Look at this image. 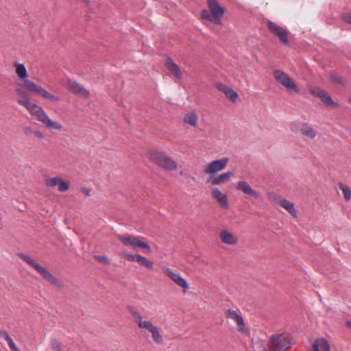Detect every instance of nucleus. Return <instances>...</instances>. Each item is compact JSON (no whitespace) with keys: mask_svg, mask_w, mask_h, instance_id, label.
Masks as SVG:
<instances>
[{"mask_svg":"<svg viewBox=\"0 0 351 351\" xmlns=\"http://www.w3.org/2000/svg\"><path fill=\"white\" fill-rule=\"evenodd\" d=\"M267 27L271 34L278 38L280 43L287 46L289 45L288 31L286 29L279 26L271 21H267Z\"/></svg>","mask_w":351,"mask_h":351,"instance_id":"0eeeda50","label":"nucleus"},{"mask_svg":"<svg viewBox=\"0 0 351 351\" xmlns=\"http://www.w3.org/2000/svg\"><path fill=\"white\" fill-rule=\"evenodd\" d=\"M50 346L51 349L54 351H62L61 344L56 339L51 340Z\"/></svg>","mask_w":351,"mask_h":351,"instance_id":"2f4dec72","label":"nucleus"},{"mask_svg":"<svg viewBox=\"0 0 351 351\" xmlns=\"http://www.w3.org/2000/svg\"><path fill=\"white\" fill-rule=\"evenodd\" d=\"M58 190L61 192L66 191L69 189L68 182L63 181L61 179H60V181L59 184H58Z\"/></svg>","mask_w":351,"mask_h":351,"instance_id":"72a5a7b5","label":"nucleus"},{"mask_svg":"<svg viewBox=\"0 0 351 351\" xmlns=\"http://www.w3.org/2000/svg\"><path fill=\"white\" fill-rule=\"evenodd\" d=\"M273 75L277 82L287 88L289 93H298L299 89L297 85L287 73L280 70H275Z\"/></svg>","mask_w":351,"mask_h":351,"instance_id":"423d86ee","label":"nucleus"},{"mask_svg":"<svg viewBox=\"0 0 351 351\" xmlns=\"http://www.w3.org/2000/svg\"><path fill=\"white\" fill-rule=\"evenodd\" d=\"M313 351H330L328 341L323 338L318 339L312 345Z\"/></svg>","mask_w":351,"mask_h":351,"instance_id":"6ab92c4d","label":"nucleus"},{"mask_svg":"<svg viewBox=\"0 0 351 351\" xmlns=\"http://www.w3.org/2000/svg\"><path fill=\"white\" fill-rule=\"evenodd\" d=\"M228 160L229 158L226 157L213 160L206 166L204 172L208 174H214L221 171L226 167Z\"/></svg>","mask_w":351,"mask_h":351,"instance_id":"1a4fd4ad","label":"nucleus"},{"mask_svg":"<svg viewBox=\"0 0 351 351\" xmlns=\"http://www.w3.org/2000/svg\"><path fill=\"white\" fill-rule=\"evenodd\" d=\"M232 176H233V172H232V171H226L225 173H223L220 174L217 177L213 178L210 180V182H211L212 184H214V185L220 184L221 183L225 182L226 180H228Z\"/></svg>","mask_w":351,"mask_h":351,"instance_id":"4be33fe9","label":"nucleus"},{"mask_svg":"<svg viewBox=\"0 0 351 351\" xmlns=\"http://www.w3.org/2000/svg\"><path fill=\"white\" fill-rule=\"evenodd\" d=\"M60 181V178H59L58 177L51 178H49L48 180H47V185L49 186H54L56 185L58 186Z\"/></svg>","mask_w":351,"mask_h":351,"instance_id":"473e14b6","label":"nucleus"},{"mask_svg":"<svg viewBox=\"0 0 351 351\" xmlns=\"http://www.w3.org/2000/svg\"><path fill=\"white\" fill-rule=\"evenodd\" d=\"M16 73L19 78L24 81V85L27 90L35 95H40L45 99H49L53 102H58L60 99L58 97L50 93L46 89L42 88L40 86L36 84L34 82L27 80V71L23 64H16Z\"/></svg>","mask_w":351,"mask_h":351,"instance_id":"f03ea898","label":"nucleus"},{"mask_svg":"<svg viewBox=\"0 0 351 351\" xmlns=\"http://www.w3.org/2000/svg\"><path fill=\"white\" fill-rule=\"evenodd\" d=\"M17 102L25 107L30 114L37 121L41 122L47 128L58 130L62 129L61 123L49 119L46 112L40 106L31 102L28 99H19Z\"/></svg>","mask_w":351,"mask_h":351,"instance_id":"f257e3e1","label":"nucleus"},{"mask_svg":"<svg viewBox=\"0 0 351 351\" xmlns=\"http://www.w3.org/2000/svg\"><path fill=\"white\" fill-rule=\"evenodd\" d=\"M0 336L1 337L5 339L8 343L12 341V337L9 335V334L5 330H2L0 332Z\"/></svg>","mask_w":351,"mask_h":351,"instance_id":"e433bc0d","label":"nucleus"},{"mask_svg":"<svg viewBox=\"0 0 351 351\" xmlns=\"http://www.w3.org/2000/svg\"><path fill=\"white\" fill-rule=\"evenodd\" d=\"M18 93H19V94H20L22 97H25V94L23 92L21 91V90H18Z\"/></svg>","mask_w":351,"mask_h":351,"instance_id":"a18cd8bd","label":"nucleus"},{"mask_svg":"<svg viewBox=\"0 0 351 351\" xmlns=\"http://www.w3.org/2000/svg\"><path fill=\"white\" fill-rule=\"evenodd\" d=\"M228 318L232 319L236 321L238 326V329L240 331H243L245 328V323L243 317L241 313H237L236 311L232 309H228L226 313Z\"/></svg>","mask_w":351,"mask_h":351,"instance_id":"4468645a","label":"nucleus"},{"mask_svg":"<svg viewBox=\"0 0 351 351\" xmlns=\"http://www.w3.org/2000/svg\"><path fill=\"white\" fill-rule=\"evenodd\" d=\"M33 131L34 130H32L30 128H26L25 129V133L26 135H30L31 134H32Z\"/></svg>","mask_w":351,"mask_h":351,"instance_id":"37998d69","label":"nucleus"},{"mask_svg":"<svg viewBox=\"0 0 351 351\" xmlns=\"http://www.w3.org/2000/svg\"><path fill=\"white\" fill-rule=\"evenodd\" d=\"M279 204L282 206L289 213H290L293 217H297V213L294 208V205L292 202H289L286 199H282L280 200Z\"/></svg>","mask_w":351,"mask_h":351,"instance_id":"5701e85b","label":"nucleus"},{"mask_svg":"<svg viewBox=\"0 0 351 351\" xmlns=\"http://www.w3.org/2000/svg\"><path fill=\"white\" fill-rule=\"evenodd\" d=\"M339 188L341 189L344 198L346 200H349L351 198V190L350 189L343 184H340Z\"/></svg>","mask_w":351,"mask_h":351,"instance_id":"c85d7f7f","label":"nucleus"},{"mask_svg":"<svg viewBox=\"0 0 351 351\" xmlns=\"http://www.w3.org/2000/svg\"><path fill=\"white\" fill-rule=\"evenodd\" d=\"M125 257L130 261H134L139 263L141 265L144 266L147 269L149 270L154 269V263L152 261H149L146 257L143 256L140 254H125Z\"/></svg>","mask_w":351,"mask_h":351,"instance_id":"9d476101","label":"nucleus"},{"mask_svg":"<svg viewBox=\"0 0 351 351\" xmlns=\"http://www.w3.org/2000/svg\"><path fill=\"white\" fill-rule=\"evenodd\" d=\"M346 326L350 328H351V321L348 320L346 322Z\"/></svg>","mask_w":351,"mask_h":351,"instance_id":"c03bdc74","label":"nucleus"},{"mask_svg":"<svg viewBox=\"0 0 351 351\" xmlns=\"http://www.w3.org/2000/svg\"><path fill=\"white\" fill-rule=\"evenodd\" d=\"M311 93L312 95L319 97L326 106H330L334 102L331 97L323 90L313 88L311 89Z\"/></svg>","mask_w":351,"mask_h":351,"instance_id":"2eb2a0df","label":"nucleus"},{"mask_svg":"<svg viewBox=\"0 0 351 351\" xmlns=\"http://www.w3.org/2000/svg\"><path fill=\"white\" fill-rule=\"evenodd\" d=\"M301 133L311 138H314L317 135V132L313 128V127L306 123H302L300 128Z\"/></svg>","mask_w":351,"mask_h":351,"instance_id":"412c9836","label":"nucleus"},{"mask_svg":"<svg viewBox=\"0 0 351 351\" xmlns=\"http://www.w3.org/2000/svg\"><path fill=\"white\" fill-rule=\"evenodd\" d=\"M95 258L98 261H102L106 265H109L110 261L109 258L104 255H95Z\"/></svg>","mask_w":351,"mask_h":351,"instance_id":"f704fd0d","label":"nucleus"},{"mask_svg":"<svg viewBox=\"0 0 351 351\" xmlns=\"http://www.w3.org/2000/svg\"><path fill=\"white\" fill-rule=\"evenodd\" d=\"M138 326L141 328H146L150 332L154 331L158 327L154 326L150 321H143L142 319L137 324Z\"/></svg>","mask_w":351,"mask_h":351,"instance_id":"a878e982","label":"nucleus"},{"mask_svg":"<svg viewBox=\"0 0 351 351\" xmlns=\"http://www.w3.org/2000/svg\"><path fill=\"white\" fill-rule=\"evenodd\" d=\"M151 333H152V336L153 339L156 343H162V335H160V330H159L158 328H156Z\"/></svg>","mask_w":351,"mask_h":351,"instance_id":"7c9ffc66","label":"nucleus"},{"mask_svg":"<svg viewBox=\"0 0 351 351\" xmlns=\"http://www.w3.org/2000/svg\"><path fill=\"white\" fill-rule=\"evenodd\" d=\"M197 117L194 112L188 113L184 117V122L192 126H195L197 125Z\"/></svg>","mask_w":351,"mask_h":351,"instance_id":"b1692460","label":"nucleus"},{"mask_svg":"<svg viewBox=\"0 0 351 351\" xmlns=\"http://www.w3.org/2000/svg\"><path fill=\"white\" fill-rule=\"evenodd\" d=\"M293 343V339L288 334L273 335L270 339V346L273 351H285Z\"/></svg>","mask_w":351,"mask_h":351,"instance_id":"20e7f679","label":"nucleus"},{"mask_svg":"<svg viewBox=\"0 0 351 351\" xmlns=\"http://www.w3.org/2000/svg\"><path fill=\"white\" fill-rule=\"evenodd\" d=\"M225 95L232 102L236 101L238 98V94L232 88L226 92Z\"/></svg>","mask_w":351,"mask_h":351,"instance_id":"c756f323","label":"nucleus"},{"mask_svg":"<svg viewBox=\"0 0 351 351\" xmlns=\"http://www.w3.org/2000/svg\"><path fill=\"white\" fill-rule=\"evenodd\" d=\"M209 10H203L201 16L204 20L212 22L215 25L221 24V17L225 12V9L221 7L217 0H207Z\"/></svg>","mask_w":351,"mask_h":351,"instance_id":"7ed1b4c3","label":"nucleus"},{"mask_svg":"<svg viewBox=\"0 0 351 351\" xmlns=\"http://www.w3.org/2000/svg\"><path fill=\"white\" fill-rule=\"evenodd\" d=\"M128 310L132 315L135 323L138 324L142 319V316L140 315V313L135 308L131 306H128Z\"/></svg>","mask_w":351,"mask_h":351,"instance_id":"cd10ccee","label":"nucleus"},{"mask_svg":"<svg viewBox=\"0 0 351 351\" xmlns=\"http://www.w3.org/2000/svg\"><path fill=\"white\" fill-rule=\"evenodd\" d=\"M166 66L168 70L176 78L181 79L182 73L179 66L171 58H168L166 60Z\"/></svg>","mask_w":351,"mask_h":351,"instance_id":"dca6fc26","label":"nucleus"},{"mask_svg":"<svg viewBox=\"0 0 351 351\" xmlns=\"http://www.w3.org/2000/svg\"><path fill=\"white\" fill-rule=\"evenodd\" d=\"M82 191L86 195V196H89L90 195V189H87V188H85V187H83L82 188Z\"/></svg>","mask_w":351,"mask_h":351,"instance_id":"79ce46f5","label":"nucleus"},{"mask_svg":"<svg viewBox=\"0 0 351 351\" xmlns=\"http://www.w3.org/2000/svg\"><path fill=\"white\" fill-rule=\"evenodd\" d=\"M217 87L219 90L222 91L224 94H226V92H227L230 88H231L230 87H229L228 86H227L223 83L217 84Z\"/></svg>","mask_w":351,"mask_h":351,"instance_id":"c9c22d12","label":"nucleus"},{"mask_svg":"<svg viewBox=\"0 0 351 351\" xmlns=\"http://www.w3.org/2000/svg\"><path fill=\"white\" fill-rule=\"evenodd\" d=\"M69 88L71 92L85 97H87L89 95L88 91L76 82H69Z\"/></svg>","mask_w":351,"mask_h":351,"instance_id":"f3484780","label":"nucleus"},{"mask_svg":"<svg viewBox=\"0 0 351 351\" xmlns=\"http://www.w3.org/2000/svg\"><path fill=\"white\" fill-rule=\"evenodd\" d=\"M220 239L223 243L234 245L237 243V238L227 230H223L220 233Z\"/></svg>","mask_w":351,"mask_h":351,"instance_id":"aec40b11","label":"nucleus"},{"mask_svg":"<svg viewBox=\"0 0 351 351\" xmlns=\"http://www.w3.org/2000/svg\"><path fill=\"white\" fill-rule=\"evenodd\" d=\"M343 20L348 23H350L351 24V14H346L343 16Z\"/></svg>","mask_w":351,"mask_h":351,"instance_id":"a19ab883","label":"nucleus"},{"mask_svg":"<svg viewBox=\"0 0 351 351\" xmlns=\"http://www.w3.org/2000/svg\"><path fill=\"white\" fill-rule=\"evenodd\" d=\"M330 80L337 83V84H341V78L336 74H331L330 75Z\"/></svg>","mask_w":351,"mask_h":351,"instance_id":"4c0bfd02","label":"nucleus"},{"mask_svg":"<svg viewBox=\"0 0 351 351\" xmlns=\"http://www.w3.org/2000/svg\"><path fill=\"white\" fill-rule=\"evenodd\" d=\"M10 348L12 351H20L19 349L16 347V344L14 343L13 339L8 343Z\"/></svg>","mask_w":351,"mask_h":351,"instance_id":"58836bf2","label":"nucleus"},{"mask_svg":"<svg viewBox=\"0 0 351 351\" xmlns=\"http://www.w3.org/2000/svg\"><path fill=\"white\" fill-rule=\"evenodd\" d=\"M212 197L219 202L221 207L226 208L228 206L227 196L222 193L219 189L215 188L212 190Z\"/></svg>","mask_w":351,"mask_h":351,"instance_id":"a211bd4d","label":"nucleus"},{"mask_svg":"<svg viewBox=\"0 0 351 351\" xmlns=\"http://www.w3.org/2000/svg\"><path fill=\"white\" fill-rule=\"evenodd\" d=\"M120 239L125 245L131 246L134 248L139 247L145 249L147 253L151 252V247L149 244L147 242L140 241L136 237L130 234H124L120 237Z\"/></svg>","mask_w":351,"mask_h":351,"instance_id":"6e6552de","label":"nucleus"},{"mask_svg":"<svg viewBox=\"0 0 351 351\" xmlns=\"http://www.w3.org/2000/svg\"><path fill=\"white\" fill-rule=\"evenodd\" d=\"M45 280H47L52 285H58V280L51 274L46 268L40 264L35 265L34 269Z\"/></svg>","mask_w":351,"mask_h":351,"instance_id":"ddd939ff","label":"nucleus"},{"mask_svg":"<svg viewBox=\"0 0 351 351\" xmlns=\"http://www.w3.org/2000/svg\"><path fill=\"white\" fill-rule=\"evenodd\" d=\"M32 134H34L36 137H38L40 139H43L44 138L43 133L39 130H34L32 132Z\"/></svg>","mask_w":351,"mask_h":351,"instance_id":"ea45409f","label":"nucleus"},{"mask_svg":"<svg viewBox=\"0 0 351 351\" xmlns=\"http://www.w3.org/2000/svg\"><path fill=\"white\" fill-rule=\"evenodd\" d=\"M18 256L21 258L23 261L26 262L29 265L32 267L34 269H35V265H38V263H36L31 256H27L25 254L19 253L18 254Z\"/></svg>","mask_w":351,"mask_h":351,"instance_id":"bb28decb","label":"nucleus"},{"mask_svg":"<svg viewBox=\"0 0 351 351\" xmlns=\"http://www.w3.org/2000/svg\"><path fill=\"white\" fill-rule=\"evenodd\" d=\"M166 274L173 280L178 285L184 288L189 289V284L186 280L182 278L179 273L176 272L170 269L169 268H167L165 270Z\"/></svg>","mask_w":351,"mask_h":351,"instance_id":"f8f14e48","label":"nucleus"},{"mask_svg":"<svg viewBox=\"0 0 351 351\" xmlns=\"http://www.w3.org/2000/svg\"><path fill=\"white\" fill-rule=\"evenodd\" d=\"M236 189L256 199H258L260 197L259 193L254 190L251 186L245 181L238 182L236 185Z\"/></svg>","mask_w":351,"mask_h":351,"instance_id":"9b49d317","label":"nucleus"},{"mask_svg":"<svg viewBox=\"0 0 351 351\" xmlns=\"http://www.w3.org/2000/svg\"><path fill=\"white\" fill-rule=\"evenodd\" d=\"M149 157L154 162L165 169L173 170L177 168V163L163 153L152 151Z\"/></svg>","mask_w":351,"mask_h":351,"instance_id":"39448f33","label":"nucleus"},{"mask_svg":"<svg viewBox=\"0 0 351 351\" xmlns=\"http://www.w3.org/2000/svg\"><path fill=\"white\" fill-rule=\"evenodd\" d=\"M138 326L141 328H146L150 332L154 331L158 327L154 326L150 321H143L142 319L137 324Z\"/></svg>","mask_w":351,"mask_h":351,"instance_id":"393cba45","label":"nucleus"}]
</instances>
